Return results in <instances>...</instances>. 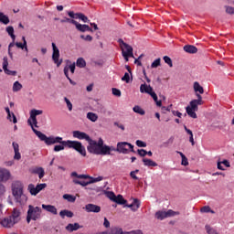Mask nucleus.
Masks as SVG:
<instances>
[{
	"label": "nucleus",
	"mask_w": 234,
	"mask_h": 234,
	"mask_svg": "<svg viewBox=\"0 0 234 234\" xmlns=\"http://www.w3.org/2000/svg\"><path fill=\"white\" fill-rule=\"evenodd\" d=\"M33 133L37 136V138L40 140V142H44L46 145H54L53 151L55 153H59V151H65V147H68L69 149H74V151H77L79 154L81 156H87V150L85 149L83 144L80 141H72V140H67L63 141V137L59 136H47V134L43 133V132L39 130L33 129Z\"/></svg>",
	"instance_id": "f257e3e1"
},
{
	"label": "nucleus",
	"mask_w": 234,
	"mask_h": 234,
	"mask_svg": "<svg viewBox=\"0 0 234 234\" xmlns=\"http://www.w3.org/2000/svg\"><path fill=\"white\" fill-rule=\"evenodd\" d=\"M112 147V145L105 144L103 139L101 138H99L98 142L90 138L89 145L87 146V151L90 154H97L101 156H112L113 154L111 153Z\"/></svg>",
	"instance_id": "f03ea898"
},
{
	"label": "nucleus",
	"mask_w": 234,
	"mask_h": 234,
	"mask_svg": "<svg viewBox=\"0 0 234 234\" xmlns=\"http://www.w3.org/2000/svg\"><path fill=\"white\" fill-rule=\"evenodd\" d=\"M25 185L21 181H14L11 184V191L12 195L15 198V202L20 204L21 206H25L27 204L28 197L25 195Z\"/></svg>",
	"instance_id": "7ed1b4c3"
},
{
	"label": "nucleus",
	"mask_w": 234,
	"mask_h": 234,
	"mask_svg": "<svg viewBox=\"0 0 234 234\" xmlns=\"http://www.w3.org/2000/svg\"><path fill=\"white\" fill-rule=\"evenodd\" d=\"M30 117L27 120V123L28 125H30L32 131H34V127H37V116L43 114V111L42 110H36V109H32L29 112Z\"/></svg>",
	"instance_id": "20e7f679"
},
{
	"label": "nucleus",
	"mask_w": 234,
	"mask_h": 234,
	"mask_svg": "<svg viewBox=\"0 0 234 234\" xmlns=\"http://www.w3.org/2000/svg\"><path fill=\"white\" fill-rule=\"evenodd\" d=\"M186 114L190 118H193L194 120H197V118H198V116L197 115V111H198V104L197 103L195 99L192 100L189 102V105L186 107Z\"/></svg>",
	"instance_id": "39448f33"
},
{
	"label": "nucleus",
	"mask_w": 234,
	"mask_h": 234,
	"mask_svg": "<svg viewBox=\"0 0 234 234\" xmlns=\"http://www.w3.org/2000/svg\"><path fill=\"white\" fill-rule=\"evenodd\" d=\"M96 234H144V231L141 229L123 231V229L122 228H114L111 231H102Z\"/></svg>",
	"instance_id": "423d86ee"
},
{
	"label": "nucleus",
	"mask_w": 234,
	"mask_h": 234,
	"mask_svg": "<svg viewBox=\"0 0 234 234\" xmlns=\"http://www.w3.org/2000/svg\"><path fill=\"white\" fill-rule=\"evenodd\" d=\"M175 215H180V212L174 211L173 209L167 211L158 210L155 212V218H157V220H164L165 218L175 217Z\"/></svg>",
	"instance_id": "0eeeda50"
},
{
	"label": "nucleus",
	"mask_w": 234,
	"mask_h": 234,
	"mask_svg": "<svg viewBox=\"0 0 234 234\" xmlns=\"http://www.w3.org/2000/svg\"><path fill=\"white\" fill-rule=\"evenodd\" d=\"M126 146H127V142L125 141L118 142L116 147L112 145L111 153L114 151L115 153H119V154H129V149H127Z\"/></svg>",
	"instance_id": "6e6552de"
},
{
	"label": "nucleus",
	"mask_w": 234,
	"mask_h": 234,
	"mask_svg": "<svg viewBox=\"0 0 234 234\" xmlns=\"http://www.w3.org/2000/svg\"><path fill=\"white\" fill-rule=\"evenodd\" d=\"M51 47L53 50L52 60L57 65V67H60L63 63V59L59 60V48H58V46H56V43L54 42L51 43Z\"/></svg>",
	"instance_id": "1a4fd4ad"
},
{
	"label": "nucleus",
	"mask_w": 234,
	"mask_h": 234,
	"mask_svg": "<svg viewBox=\"0 0 234 234\" xmlns=\"http://www.w3.org/2000/svg\"><path fill=\"white\" fill-rule=\"evenodd\" d=\"M27 213H30L31 217L33 218V220H39V218H41L42 210L39 207H34L32 205H29Z\"/></svg>",
	"instance_id": "9d476101"
},
{
	"label": "nucleus",
	"mask_w": 234,
	"mask_h": 234,
	"mask_svg": "<svg viewBox=\"0 0 234 234\" xmlns=\"http://www.w3.org/2000/svg\"><path fill=\"white\" fill-rule=\"evenodd\" d=\"M73 138H77L78 140H85L88 144L90 143V135L85 132H81L80 130H75L72 132Z\"/></svg>",
	"instance_id": "9b49d317"
},
{
	"label": "nucleus",
	"mask_w": 234,
	"mask_h": 234,
	"mask_svg": "<svg viewBox=\"0 0 234 234\" xmlns=\"http://www.w3.org/2000/svg\"><path fill=\"white\" fill-rule=\"evenodd\" d=\"M17 222H19V220H14L13 218L9 216L1 219L0 224L3 228H14Z\"/></svg>",
	"instance_id": "f8f14e48"
},
{
	"label": "nucleus",
	"mask_w": 234,
	"mask_h": 234,
	"mask_svg": "<svg viewBox=\"0 0 234 234\" xmlns=\"http://www.w3.org/2000/svg\"><path fill=\"white\" fill-rule=\"evenodd\" d=\"M2 68H3V70H4L5 74H6L7 76H17V71L10 70L8 69V58H6V57H5L3 58Z\"/></svg>",
	"instance_id": "ddd939ff"
},
{
	"label": "nucleus",
	"mask_w": 234,
	"mask_h": 234,
	"mask_svg": "<svg viewBox=\"0 0 234 234\" xmlns=\"http://www.w3.org/2000/svg\"><path fill=\"white\" fill-rule=\"evenodd\" d=\"M69 70L74 74L76 72V62H71L70 60H67V65L64 67V76L69 78Z\"/></svg>",
	"instance_id": "4468645a"
},
{
	"label": "nucleus",
	"mask_w": 234,
	"mask_h": 234,
	"mask_svg": "<svg viewBox=\"0 0 234 234\" xmlns=\"http://www.w3.org/2000/svg\"><path fill=\"white\" fill-rule=\"evenodd\" d=\"M142 202L138 198H133L132 204H125L124 207H129L132 211H138Z\"/></svg>",
	"instance_id": "2eb2a0df"
},
{
	"label": "nucleus",
	"mask_w": 234,
	"mask_h": 234,
	"mask_svg": "<svg viewBox=\"0 0 234 234\" xmlns=\"http://www.w3.org/2000/svg\"><path fill=\"white\" fill-rule=\"evenodd\" d=\"M85 210L87 213H100V211H101V207L90 203L85 206Z\"/></svg>",
	"instance_id": "dca6fc26"
},
{
	"label": "nucleus",
	"mask_w": 234,
	"mask_h": 234,
	"mask_svg": "<svg viewBox=\"0 0 234 234\" xmlns=\"http://www.w3.org/2000/svg\"><path fill=\"white\" fill-rule=\"evenodd\" d=\"M10 176H12V174H10L8 169L4 168L0 170V182H8V180H10Z\"/></svg>",
	"instance_id": "f3484780"
},
{
	"label": "nucleus",
	"mask_w": 234,
	"mask_h": 234,
	"mask_svg": "<svg viewBox=\"0 0 234 234\" xmlns=\"http://www.w3.org/2000/svg\"><path fill=\"white\" fill-rule=\"evenodd\" d=\"M134 50L133 49V48H130L129 49H122V58H124L125 61H129L130 58H134Z\"/></svg>",
	"instance_id": "a211bd4d"
},
{
	"label": "nucleus",
	"mask_w": 234,
	"mask_h": 234,
	"mask_svg": "<svg viewBox=\"0 0 234 234\" xmlns=\"http://www.w3.org/2000/svg\"><path fill=\"white\" fill-rule=\"evenodd\" d=\"M183 50H185L186 54H197V52H198V48L197 46L187 44L183 47Z\"/></svg>",
	"instance_id": "6ab92c4d"
},
{
	"label": "nucleus",
	"mask_w": 234,
	"mask_h": 234,
	"mask_svg": "<svg viewBox=\"0 0 234 234\" xmlns=\"http://www.w3.org/2000/svg\"><path fill=\"white\" fill-rule=\"evenodd\" d=\"M80 228H83L80 225V223H69L66 226V230L69 233H72L74 231H78V229H80Z\"/></svg>",
	"instance_id": "aec40b11"
},
{
	"label": "nucleus",
	"mask_w": 234,
	"mask_h": 234,
	"mask_svg": "<svg viewBox=\"0 0 234 234\" xmlns=\"http://www.w3.org/2000/svg\"><path fill=\"white\" fill-rule=\"evenodd\" d=\"M42 209L48 213H52V215H58V208H56L54 205L42 204Z\"/></svg>",
	"instance_id": "412c9836"
},
{
	"label": "nucleus",
	"mask_w": 234,
	"mask_h": 234,
	"mask_svg": "<svg viewBox=\"0 0 234 234\" xmlns=\"http://www.w3.org/2000/svg\"><path fill=\"white\" fill-rule=\"evenodd\" d=\"M22 41L23 42H16V47L17 48H21V50H25V52H28L27 38L25 37H22Z\"/></svg>",
	"instance_id": "4be33fe9"
},
{
	"label": "nucleus",
	"mask_w": 234,
	"mask_h": 234,
	"mask_svg": "<svg viewBox=\"0 0 234 234\" xmlns=\"http://www.w3.org/2000/svg\"><path fill=\"white\" fill-rule=\"evenodd\" d=\"M142 162L145 167H158V163L150 158H143Z\"/></svg>",
	"instance_id": "5701e85b"
},
{
	"label": "nucleus",
	"mask_w": 234,
	"mask_h": 234,
	"mask_svg": "<svg viewBox=\"0 0 234 234\" xmlns=\"http://www.w3.org/2000/svg\"><path fill=\"white\" fill-rule=\"evenodd\" d=\"M113 202H115V204H118V206H123L124 207L125 204H127V199H125L122 194H119L115 196V199L113 200Z\"/></svg>",
	"instance_id": "b1692460"
},
{
	"label": "nucleus",
	"mask_w": 234,
	"mask_h": 234,
	"mask_svg": "<svg viewBox=\"0 0 234 234\" xmlns=\"http://www.w3.org/2000/svg\"><path fill=\"white\" fill-rule=\"evenodd\" d=\"M193 89H194V92H196V96L197 94H199L200 96L201 94H204V87L200 85V82L195 81L193 85Z\"/></svg>",
	"instance_id": "393cba45"
},
{
	"label": "nucleus",
	"mask_w": 234,
	"mask_h": 234,
	"mask_svg": "<svg viewBox=\"0 0 234 234\" xmlns=\"http://www.w3.org/2000/svg\"><path fill=\"white\" fill-rule=\"evenodd\" d=\"M12 145L15 151L14 160H19L21 158V153H19V144L16 142H13Z\"/></svg>",
	"instance_id": "a878e982"
},
{
	"label": "nucleus",
	"mask_w": 234,
	"mask_h": 234,
	"mask_svg": "<svg viewBox=\"0 0 234 234\" xmlns=\"http://www.w3.org/2000/svg\"><path fill=\"white\" fill-rule=\"evenodd\" d=\"M153 87L151 85H147L146 83L141 84L140 86V92L142 94H149L153 90Z\"/></svg>",
	"instance_id": "bb28decb"
},
{
	"label": "nucleus",
	"mask_w": 234,
	"mask_h": 234,
	"mask_svg": "<svg viewBox=\"0 0 234 234\" xmlns=\"http://www.w3.org/2000/svg\"><path fill=\"white\" fill-rule=\"evenodd\" d=\"M75 28H77V30L79 32H83L84 33V32H87L89 30V25H87V24H80V23L77 22L75 24Z\"/></svg>",
	"instance_id": "cd10ccee"
},
{
	"label": "nucleus",
	"mask_w": 234,
	"mask_h": 234,
	"mask_svg": "<svg viewBox=\"0 0 234 234\" xmlns=\"http://www.w3.org/2000/svg\"><path fill=\"white\" fill-rule=\"evenodd\" d=\"M59 217H61V218H65V217H68V218H72V217H74V212L69 209H64L59 212Z\"/></svg>",
	"instance_id": "c85d7f7f"
},
{
	"label": "nucleus",
	"mask_w": 234,
	"mask_h": 234,
	"mask_svg": "<svg viewBox=\"0 0 234 234\" xmlns=\"http://www.w3.org/2000/svg\"><path fill=\"white\" fill-rule=\"evenodd\" d=\"M27 191H29V193H30V195H32V197H36L39 194V192L37 190V186H36L34 184L28 185Z\"/></svg>",
	"instance_id": "c756f323"
},
{
	"label": "nucleus",
	"mask_w": 234,
	"mask_h": 234,
	"mask_svg": "<svg viewBox=\"0 0 234 234\" xmlns=\"http://www.w3.org/2000/svg\"><path fill=\"white\" fill-rule=\"evenodd\" d=\"M75 66L79 67V69H85L87 67V61H85V58L80 57L77 58Z\"/></svg>",
	"instance_id": "7c9ffc66"
},
{
	"label": "nucleus",
	"mask_w": 234,
	"mask_h": 234,
	"mask_svg": "<svg viewBox=\"0 0 234 234\" xmlns=\"http://www.w3.org/2000/svg\"><path fill=\"white\" fill-rule=\"evenodd\" d=\"M34 175H38V178H43L45 176V169L43 167H37L32 171Z\"/></svg>",
	"instance_id": "2f4dec72"
},
{
	"label": "nucleus",
	"mask_w": 234,
	"mask_h": 234,
	"mask_svg": "<svg viewBox=\"0 0 234 234\" xmlns=\"http://www.w3.org/2000/svg\"><path fill=\"white\" fill-rule=\"evenodd\" d=\"M174 142H175V136H171L166 142L162 143L160 147L167 149V147H169L170 145H173Z\"/></svg>",
	"instance_id": "473e14b6"
},
{
	"label": "nucleus",
	"mask_w": 234,
	"mask_h": 234,
	"mask_svg": "<svg viewBox=\"0 0 234 234\" xmlns=\"http://www.w3.org/2000/svg\"><path fill=\"white\" fill-rule=\"evenodd\" d=\"M0 23L3 25H8L10 23V18L5 13L0 12Z\"/></svg>",
	"instance_id": "72a5a7b5"
},
{
	"label": "nucleus",
	"mask_w": 234,
	"mask_h": 234,
	"mask_svg": "<svg viewBox=\"0 0 234 234\" xmlns=\"http://www.w3.org/2000/svg\"><path fill=\"white\" fill-rule=\"evenodd\" d=\"M62 198L64 200H67L68 202H71L74 203L76 202V196L72 195V194H64L62 196Z\"/></svg>",
	"instance_id": "f704fd0d"
},
{
	"label": "nucleus",
	"mask_w": 234,
	"mask_h": 234,
	"mask_svg": "<svg viewBox=\"0 0 234 234\" xmlns=\"http://www.w3.org/2000/svg\"><path fill=\"white\" fill-rule=\"evenodd\" d=\"M9 217H11V218H13L14 220H19V217H21V211L17 208H14L12 215H10Z\"/></svg>",
	"instance_id": "c9c22d12"
},
{
	"label": "nucleus",
	"mask_w": 234,
	"mask_h": 234,
	"mask_svg": "<svg viewBox=\"0 0 234 234\" xmlns=\"http://www.w3.org/2000/svg\"><path fill=\"white\" fill-rule=\"evenodd\" d=\"M103 195H105L107 197V198H110V200L112 202H114V200L116 198V194H114V192H112V191L103 190Z\"/></svg>",
	"instance_id": "e433bc0d"
},
{
	"label": "nucleus",
	"mask_w": 234,
	"mask_h": 234,
	"mask_svg": "<svg viewBox=\"0 0 234 234\" xmlns=\"http://www.w3.org/2000/svg\"><path fill=\"white\" fill-rule=\"evenodd\" d=\"M133 112H135L136 114H140V116H144L145 114V110H144L142 107L135 105L133 108Z\"/></svg>",
	"instance_id": "4c0bfd02"
},
{
	"label": "nucleus",
	"mask_w": 234,
	"mask_h": 234,
	"mask_svg": "<svg viewBox=\"0 0 234 234\" xmlns=\"http://www.w3.org/2000/svg\"><path fill=\"white\" fill-rule=\"evenodd\" d=\"M5 32H7L8 36H10L13 41H16V34H14V27L9 26L5 28Z\"/></svg>",
	"instance_id": "58836bf2"
},
{
	"label": "nucleus",
	"mask_w": 234,
	"mask_h": 234,
	"mask_svg": "<svg viewBox=\"0 0 234 234\" xmlns=\"http://www.w3.org/2000/svg\"><path fill=\"white\" fill-rule=\"evenodd\" d=\"M23 89V84L16 80L13 84V92H19Z\"/></svg>",
	"instance_id": "ea45409f"
},
{
	"label": "nucleus",
	"mask_w": 234,
	"mask_h": 234,
	"mask_svg": "<svg viewBox=\"0 0 234 234\" xmlns=\"http://www.w3.org/2000/svg\"><path fill=\"white\" fill-rule=\"evenodd\" d=\"M73 184L76 186H81L82 187H87V186H90V181H80L79 179H73Z\"/></svg>",
	"instance_id": "a19ab883"
},
{
	"label": "nucleus",
	"mask_w": 234,
	"mask_h": 234,
	"mask_svg": "<svg viewBox=\"0 0 234 234\" xmlns=\"http://www.w3.org/2000/svg\"><path fill=\"white\" fill-rule=\"evenodd\" d=\"M87 118L88 120H90V122H98V114L92 112H89L87 113Z\"/></svg>",
	"instance_id": "79ce46f5"
},
{
	"label": "nucleus",
	"mask_w": 234,
	"mask_h": 234,
	"mask_svg": "<svg viewBox=\"0 0 234 234\" xmlns=\"http://www.w3.org/2000/svg\"><path fill=\"white\" fill-rule=\"evenodd\" d=\"M162 65V58H158L154 59L151 64V69H158Z\"/></svg>",
	"instance_id": "37998d69"
},
{
	"label": "nucleus",
	"mask_w": 234,
	"mask_h": 234,
	"mask_svg": "<svg viewBox=\"0 0 234 234\" xmlns=\"http://www.w3.org/2000/svg\"><path fill=\"white\" fill-rule=\"evenodd\" d=\"M117 43H119V45L121 47H124L125 50H128L129 48H133V47L131 45L127 44V42L123 41L122 38H119L117 40Z\"/></svg>",
	"instance_id": "c03bdc74"
},
{
	"label": "nucleus",
	"mask_w": 234,
	"mask_h": 234,
	"mask_svg": "<svg viewBox=\"0 0 234 234\" xmlns=\"http://www.w3.org/2000/svg\"><path fill=\"white\" fill-rule=\"evenodd\" d=\"M105 177L99 176L98 177H93L90 176V184H96V182H101Z\"/></svg>",
	"instance_id": "a18cd8bd"
},
{
	"label": "nucleus",
	"mask_w": 234,
	"mask_h": 234,
	"mask_svg": "<svg viewBox=\"0 0 234 234\" xmlns=\"http://www.w3.org/2000/svg\"><path fill=\"white\" fill-rule=\"evenodd\" d=\"M60 23H69L70 25H74L76 27V23H78V21L65 16L60 20Z\"/></svg>",
	"instance_id": "49530a36"
},
{
	"label": "nucleus",
	"mask_w": 234,
	"mask_h": 234,
	"mask_svg": "<svg viewBox=\"0 0 234 234\" xmlns=\"http://www.w3.org/2000/svg\"><path fill=\"white\" fill-rule=\"evenodd\" d=\"M7 120L13 122V123H17V117H16L14 112L7 113Z\"/></svg>",
	"instance_id": "de8ad7c7"
},
{
	"label": "nucleus",
	"mask_w": 234,
	"mask_h": 234,
	"mask_svg": "<svg viewBox=\"0 0 234 234\" xmlns=\"http://www.w3.org/2000/svg\"><path fill=\"white\" fill-rule=\"evenodd\" d=\"M80 13H74V11H68L67 15L70 19H79Z\"/></svg>",
	"instance_id": "09e8293b"
},
{
	"label": "nucleus",
	"mask_w": 234,
	"mask_h": 234,
	"mask_svg": "<svg viewBox=\"0 0 234 234\" xmlns=\"http://www.w3.org/2000/svg\"><path fill=\"white\" fill-rule=\"evenodd\" d=\"M79 19L82 21V23H90V20L89 19V17L85 16V14L83 13H80Z\"/></svg>",
	"instance_id": "8fccbe9b"
},
{
	"label": "nucleus",
	"mask_w": 234,
	"mask_h": 234,
	"mask_svg": "<svg viewBox=\"0 0 234 234\" xmlns=\"http://www.w3.org/2000/svg\"><path fill=\"white\" fill-rule=\"evenodd\" d=\"M137 173H140V170L139 169H135L133 171H131L130 172V177L133 179V180H140V178L136 176Z\"/></svg>",
	"instance_id": "3c124183"
},
{
	"label": "nucleus",
	"mask_w": 234,
	"mask_h": 234,
	"mask_svg": "<svg viewBox=\"0 0 234 234\" xmlns=\"http://www.w3.org/2000/svg\"><path fill=\"white\" fill-rule=\"evenodd\" d=\"M163 59H164L165 63H166V65H168V67H170V68L173 67V59H171L169 56H164Z\"/></svg>",
	"instance_id": "603ef678"
},
{
	"label": "nucleus",
	"mask_w": 234,
	"mask_h": 234,
	"mask_svg": "<svg viewBox=\"0 0 234 234\" xmlns=\"http://www.w3.org/2000/svg\"><path fill=\"white\" fill-rule=\"evenodd\" d=\"M201 213H215V210L211 209V207L209 206H205L201 208Z\"/></svg>",
	"instance_id": "864d4df0"
},
{
	"label": "nucleus",
	"mask_w": 234,
	"mask_h": 234,
	"mask_svg": "<svg viewBox=\"0 0 234 234\" xmlns=\"http://www.w3.org/2000/svg\"><path fill=\"white\" fill-rule=\"evenodd\" d=\"M122 81H125V83H131V75H129V72L124 73V75L122 77Z\"/></svg>",
	"instance_id": "5fc2aeb1"
},
{
	"label": "nucleus",
	"mask_w": 234,
	"mask_h": 234,
	"mask_svg": "<svg viewBox=\"0 0 234 234\" xmlns=\"http://www.w3.org/2000/svg\"><path fill=\"white\" fill-rule=\"evenodd\" d=\"M205 229L207 234H217V230H215V229L211 228L209 225H206Z\"/></svg>",
	"instance_id": "6e6d98bb"
},
{
	"label": "nucleus",
	"mask_w": 234,
	"mask_h": 234,
	"mask_svg": "<svg viewBox=\"0 0 234 234\" xmlns=\"http://www.w3.org/2000/svg\"><path fill=\"white\" fill-rule=\"evenodd\" d=\"M137 154L141 156L142 158H145L147 156V150L145 149H138L137 150Z\"/></svg>",
	"instance_id": "4d7b16f0"
},
{
	"label": "nucleus",
	"mask_w": 234,
	"mask_h": 234,
	"mask_svg": "<svg viewBox=\"0 0 234 234\" xmlns=\"http://www.w3.org/2000/svg\"><path fill=\"white\" fill-rule=\"evenodd\" d=\"M112 93L113 94V96H117V98H120V96H122V90H120V89L117 88H112Z\"/></svg>",
	"instance_id": "13d9d810"
},
{
	"label": "nucleus",
	"mask_w": 234,
	"mask_h": 234,
	"mask_svg": "<svg viewBox=\"0 0 234 234\" xmlns=\"http://www.w3.org/2000/svg\"><path fill=\"white\" fill-rule=\"evenodd\" d=\"M36 186L38 193H41V191H43V189L47 187V183H40V184H37Z\"/></svg>",
	"instance_id": "bf43d9fd"
},
{
	"label": "nucleus",
	"mask_w": 234,
	"mask_h": 234,
	"mask_svg": "<svg viewBox=\"0 0 234 234\" xmlns=\"http://www.w3.org/2000/svg\"><path fill=\"white\" fill-rule=\"evenodd\" d=\"M197 99H194L196 101V103H197L198 105H203L204 104V101H202V95L200 94H197L196 95Z\"/></svg>",
	"instance_id": "052dcab7"
},
{
	"label": "nucleus",
	"mask_w": 234,
	"mask_h": 234,
	"mask_svg": "<svg viewBox=\"0 0 234 234\" xmlns=\"http://www.w3.org/2000/svg\"><path fill=\"white\" fill-rule=\"evenodd\" d=\"M135 144L137 145V147H147V143L142 140H136Z\"/></svg>",
	"instance_id": "680f3d73"
},
{
	"label": "nucleus",
	"mask_w": 234,
	"mask_h": 234,
	"mask_svg": "<svg viewBox=\"0 0 234 234\" xmlns=\"http://www.w3.org/2000/svg\"><path fill=\"white\" fill-rule=\"evenodd\" d=\"M64 101L67 104L69 111H72V102H70V100H69L67 97H64Z\"/></svg>",
	"instance_id": "e2e57ef3"
},
{
	"label": "nucleus",
	"mask_w": 234,
	"mask_h": 234,
	"mask_svg": "<svg viewBox=\"0 0 234 234\" xmlns=\"http://www.w3.org/2000/svg\"><path fill=\"white\" fill-rule=\"evenodd\" d=\"M181 165H184L185 167H187L189 165V161L187 160V157L185 155V157H181Z\"/></svg>",
	"instance_id": "0e129e2a"
},
{
	"label": "nucleus",
	"mask_w": 234,
	"mask_h": 234,
	"mask_svg": "<svg viewBox=\"0 0 234 234\" xmlns=\"http://www.w3.org/2000/svg\"><path fill=\"white\" fill-rule=\"evenodd\" d=\"M148 94L149 96H151V98H153L154 101H156L158 100V95H156L154 90H153L151 92L148 91Z\"/></svg>",
	"instance_id": "69168bd1"
},
{
	"label": "nucleus",
	"mask_w": 234,
	"mask_h": 234,
	"mask_svg": "<svg viewBox=\"0 0 234 234\" xmlns=\"http://www.w3.org/2000/svg\"><path fill=\"white\" fill-rule=\"evenodd\" d=\"M226 13L229 14L230 16H233L234 14V7H231L229 5H225Z\"/></svg>",
	"instance_id": "338daca9"
},
{
	"label": "nucleus",
	"mask_w": 234,
	"mask_h": 234,
	"mask_svg": "<svg viewBox=\"0 0 234 234\" xmlns=\"http://www.w3.org/2000/svg\"><path fill=\"white\" fill-rule=\"evenodd\" d=\"M80 39H83L84 41H92V36L90 35H80Z\"/></svg>",
	"instance_id": "774afa93"
}]
</instances>
